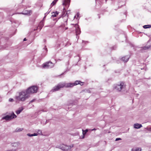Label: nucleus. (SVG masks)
Masks as SVG:
<instances>
[{
    "mask_svg": "<svg viewBox=\"0 0 151 151\" xmlns=\"http://www.w3.org/2000/svg\"><path fill=\"white\" fill-rule=\"evenodd\" d=\"M30 97V96L26 90H24L17 93L15 96L14 99L17 103L24 102Z\"/></svg>",
    "mask_w": 151,
    "mask_h": 151,
    "instance_id": "1",
    "label": "nucleus"
},
{
    "mask_svg": "<svg viewBox=\"0 0 151 151\" xmlns=\"http://www.w3.org/2000/svg\"><path fill=\"white\" fill-rule=\"evenodd\" d=\"M73 83H59L56 86H55L51 91V92H53L58 91L60 88H63L64 87L65 88H71L73 86Z\"/></svg>",
    "mask_w": 151,
    "mask_h": 151,
    "instance_id": "2",
    "label": "nucleus"
},
{
    "mask_svg": "<svg viewBox=\"0 0 151 151\" xmlns=\"http://www.w3.org/2000/svg\"><path fill=\"white\" fill-rule=\"evenodd\" d=\"M126 87L125 83L124 82H121L117 84L114 85V88L116 90L118 91H121L124 89Z\"/></svg>",
    "mask_w": 151,
    "mask_h": 151,
    "instance_id": "3",
    "label": "nucleus"
},
{
    "mask_svg": "<svg viewBox=\"0 0 151 151\" xmlns=\"http://www.w3.org/2000/svg\"><path fill=\"white\" fill-rule=\"evenodd\" d=\"M38 90V88L36 86H32L26 90L30 96V94L36 93Z\"/></svg>",
    "mask_w": 151,
    "mask_h": 151,
    "instance_id": "4",
    "label": "nucleus"
},
{
    "mask_svg": "<svg viewBox=\"0 0 151 151\" xmlns=\"http://www.w3.org/2000/svg\"><path fill=\"white\" fill-rule=\"evenodd\" d=\"M17 117V116L13 112L10 115H7L3 117L2 118L1 120L5 119L6 121L15 118Z\"/></svg>",
    "mask_w": 151,
    "mask_h": 151,
    "instance_id": "5",
    "label": "nucleus"
},
{
    "mask_svg": "<svg viewBox=\"0 0 151 151\" xmlns=\"http://www.w3.org/2000/svg\"><path fill=\"white\" fill-rule=\"evenodd\" d=\"M54 66V64L50 61L47 62L42 65L43 68L45 69L51 68Z\"/></svg>",
    "mask_w": 151,
    "mask_h": 151,
    "instance_id": "6",
    "label": "nucleus"
},
{
    "mask_svg": "<svg viewBox=\"0 0 151 151\" xmlns=\"http://www.w3.org/2000/svg\"><path fill=\"white\" fill-rule=\"evenodd\" d=\"M73 145L71 146H66L65 145H62L61 146L60 148L62 150L65 151H68L70 150L71 147H73Z\"/></svg>",
    "mask_w": 151,
    "mask_h": 151,
    "instance_id": "7",
    "label": "nucleus"
},
{
    "mask_svg": "<svg viewBox=\"0 0 151 151\" xmlns=\"http://www.w3.org/2000/svg\"><path fill=\"white\" fill-rule=\"evenodd\" d=\"M74 27L76 29V35H77L80 34L81 32L80 29L79 28V26L77 24H74Z\"/></svg>",
    "mask_w": 151,
    "mask_h": 151,
    "instance_id": "8",
    "label": "nucleus"
},
{
    "mask_svg": "<svg viewBox=\"0 0 151 151\" xmlns=\"http://www.w3.org/2000/svg\"><path fill=\"white\" fill-rule=\"evenodd\" d=\"M73 83L74 86H76L78 84H80L81 86H82L83 85V82H82L79 81H76L74 83Z\"/></svg>",
    "mask_w": 151,
    "mask_h": 151,
    "instance_id": "9",
    "label": "nucleus"
},
{
    "mask_svg": "<svg viewBox=\"0 0 151 151\" xmlns=\"http://www.w3.org/2000/svg\"><path fill=\"white\" fill-rule=\"evenodd\" d=\"M31 11H28L27 10H25L24 11L22 12L21 13H17V14H23L24 15H27L29 14L30 13Z\"/></svg>",
    "mask_w": 151,
    "mask_h": 151,
    "instance_id": "10",
    "label": "nucleus"
},
{
    "mask_svg": "<svg viewBox=\"0 0 151 151\" xmlns=\"http://www.w3.org/2000/svg\"><path fill=\"white\" fill-rule=\"evenodd\" d=\"M130 57L129 56H126L122 57V60L124 62H127L129 60Z\"/></svg>",
    "mask_w": 151,
    "mask_h": 151,
    "instance_id": "11",
    "label": "nucleus"
},
{
    "mask_svg": "<svg viewBox=\"0 0 151 151\" xmlns=\"http://www.w3.org/2000/svg\"><path fill=\"white\" fill-rule=\"evenodd\" d=\"M24 108L22 107L19 108L18 110H17L16 113L17 114H19L23 110Z\"/></svg>",
    "mask_w": 151,
    "mask_h": 151,
    "instance_id": "12",
    "label": "nucleus"
},
{
    "mask_svg": "<svg viewBox=\"0 0 151 151\" xmlns=\"http://www.w3.org/2000/svg\"><path fill=\"white\" fill-rule=\"evenodd\" d=\"M142 125L141 124L138 123L135 124L134 125V127L136 129H139L142 127Z\"/></svg>",
    "mask_w": 151,
    "mask_h": 151,
    "instance_id": "13",
    "label": "nucleus"
},
{
    "mask_svg": "<svg viewBox=\"0 0 151 151\" xmlns=\"http://www.w3.org/2000/svg\"><path fill=\"white\" fill-rule=\"evenodd\" d=\"M150 47H151V46L150 45H148L147 46H145L144 47H142L141 48V50H147Z\"/></svg>",
    "mask_w": 151,
    "mask_h": 151,
    "instance_id": "14",
    "label": "nucleus"
},
{
    "mask_svg": "<svg viewBox=\"0 0 151 151\" xmlns=\"http://www.w3.org/2000/svg\"><path fill=\"white\" fill-rule=\"evenodd\" d=\"M44 26V22L43 21H42L39 23V28L41 29Z\"/></svg>",
    "mask_w": 151,
    "mask_h": 151,
    "instance_id": "15",
    "label": "nucleus"
},
{
    "mask_svg": "<svg viewBox=\"0 0 151 151\" xmlns=\"http://www.w3.org/2000/svg\"><path fill=\"white\" fill-rule=\"evenodd\" d=\"M142 150L141 148L140 147H137L135 149L133 148L132 149L131 151H141Z\"/></svg>",
    "mask_w": 151,
    "mask_h": 151,
    "instance_id": "16",
    "label": "nucleus"
},
{
    "mask_svg": "<svg viewBox=\"0 0 151 151\" xmlns=\"http://www.w3.org/2000/svg\"><path fill=\"white\" fill-rule=\"evenodd\" d=\"M23 130V128H17L16 129L15 132H19L22 131Z\"/></svg>",
    "mask_w": 151,
    "mask_h": 151,
    "instance_id": "17",
    "label": "nucleus"
},
{
    "mask_svg": "<svg viewBox=\"0 0 151 151\" xmlns=\"http://www.w3.org/2000/svg\"><path fill=\"white\" fill-rule=\"evenodd\" d=\"M58 13L57 12H53L52 13V16L53 17H56L57 15H58Z\"/></svg>",
    "mask_w": 151,
    "mask_h": 151,
    "instance_id": "18",
    "label": "nucleus"
},
{
    "mask_svg": "<svg viewBox=\"0 0 151 151\" xmlns=\"http://www.w3.org/2000/svg\"><path fill=\"white\" fill-rule=\"evenodd\" d=\"M143 28L144 29H147L151 28V25H146L143 26Z\"/></svg>",
    "mask_w": 151,
    "mask_h": 151,
    "instance_id": "19",
    "label": "nucleus"
},
{
    "mask_svg": "<svg viewBox=\"0 0 151 151\" xmlns=\"http://www.w3.org/2000/svg\"><path fill=\"white\" fill-rule=\"evenodd\" d=\"M64 2L63 3V5H66L69 3L70 1V0H64Z\"/></svg>",
    "mask_w": 151,
    "mask_h": 151,
    "instance_id": "20",
    "label": "nucleus"
},
{
    "mask_svg": "<svg viewBox=\"0 0 151 151\" xmlns=\"http://www.w3.org/2000/svg\"><path fill=\"white\" fill-rule=\"evenodd\" d=\"M58 1V0H54L50 5V6H51V7H52Z\"/></svg>",
    "mask_w": 151,
    "mask_h": 151,
    "instance_id": "21",
    "label": "nucleus"
},
{
    "mask_svg": "<svg viewBox=\"0 0 151 151\" xmlns=\"http://www.w3.org/2000/svg\"><path fill=\"white\" fill-rule=\"evenodd\" d=\"M83 131V138H84V135L86 134V133L88 132V129H86L85 130H82Z\"/></svg>",
    "mask_w": 151,
    "mask_h": 151,
    "instance_id": "22",
    "label": "nucleus"
},
{
    "mask_svg": "<svg viewBox=\"0 0 151 151\" xmlns=\"http://www.w3.org/2000/svg\"><path fill=\"white\" fill-rule=\"evenodd\" d=\"M19 143L18 142H15L13 144V146L15 147H18L19 145Z\"/></svg>",
    "mask_w": 151,
    "mask_h": 151,
    "instance_id": "23",
    "label": "nucleus"
},
{
    "mask_svg": "<svg viewBox=\"0 0 151 151\" xmlns=\"http://www.w3.org/2000/svg\"><path fill=\"white\" fill-rule=\"evenodd\" d=\"M64 19L65 20V23L64 24V26H65L67 24V18L66 17H64Z\"/></svg>",
    "mask_w": 151,
    "mask_h": 151,
    "instance_id": "24",
    "label": "nucleus"
},
{
    "mask_svg": "<svg viewBox=\"0 0 151 151\" xmlns=\"http://www.w3.org/2000/svg\"><path fill=\"white\" fill-rule=\"evenodd\" d=\"M35 131H36V132H37V133L38 134H42V131L41 130L37 129V130H36Z\"/></svg>",
    "mask_w": 151,
    "mask_h": 151,
    "instance_id": "25",
    "label": "nucleus"
},
{
    "mask_svg": "<svg viewBox=\"0 0 151 151\" xmlns=\"http://www.w3.org/2000/svg\"><path fill=\"white\" fill-rule=\"evenodd\" d=\"M27 135L29 137H32L33 136V134H30L29 133L27 134Z\"/></svg>",
    "mask_w": 151,
    "mask_h": 151,
    "instance_id": "26",
    "label": "nucleus"
},
{
    "mask_svg": "<svg viewBox=\"0 0 151 151\" xmlns=\"http://www.w3.org/2000/svg\"><path fill=\"white\" fill-rule=\"evenodd\" d=\"M9 101L10 102H12L14 101V99L12 98H10L9 99Z\"/></svg>",
    "mask_w": 151,
    "mask_h": 151,
    "instance_id": "27",
    "label": "nucleus"
},
{
    "mask_svg": "<svg viewBox=\"0 0 151 151\" xmlns=\"http://www.w3.org/2000/svg\"><path fill=\"white\" fill-rule=\"evenodd\" d=\"M80 15V14L79 13H77L76 14V16H75L74 18H75L76 16L77 17H79V16Z\"/></svg>",
    "mask_w": 151,
    "mask_h": 151,
    "instance_id": "28",
    "label": "nucleus"
},
{
    "mask_svg": "<svg viewBox=\"0 0 151 151\" xmlns=\"http://www.w3.org/2000/svg\"><path fill=\"white\" fill-rule=\"evenodd\" d=\"M121 140V139L120 138H116V140H115V141H118L119 140Z\"/></svg>",
    "mask_w": 151,
    "mask_h": 151,
    "instance_id": "29",
    "label": "nucleus"
},
{
    "mask_svg": "<svg viewBox=\"0 0 151 151\" xmlns=\"http://www.w3.org/2000/svg\"><path fill=\"white\" fill-rule=\"evenodd\" d=\"M33 136H37L38 135V134L37 133H34L33 134Z\"/></svg>",
    "mask_w": 151,
    "mask_h": 151,
    "instance_id": "30",
    "label": "nucleus"
},
{
    "mask_svg": "<svg viewBox=\"0 0 151 151\" xmlns=\"http://www.w3.org/2000/svg\"><path fill=\"white\" fill-rule=\"evenodd\" d=\"M35 99H33L32 100H31V101H30L29 104L30 103L33 102H34L35 101Z\"/></svg>",
    "mask_w": 151,
    "mask_h": 151,
    "instance_id": "31",
    "label": "nucleus"
},
{
    "mask_svg": "<svg viewBox=\"0 0 151 151\" xmlns=\"http://www.w3.org/2000/svg\"><path fill=\"white\" fill-rule=\"evenodd\" d=\"M82 42H83V43H84L85 44H86V43H88V41H82Z\"/></svg>",
    "mask_w": 151,
    "mask_h": 151,
    "instance_id": "32",
    "label": "nucleus"
},
{
    "mask_svg": "<svg viewBox=\"0 0 151 151\" xmlns=\"http://www.w3.org/2000/svg\"><path fill=\"white\" fill-rule=\"evenodd\" d=\"M44 49L45 50L46 52L47 51V48H46L45 47Z\"/></svg>",
    "mask_w": 151,
    "mask_h": 151,
    "instance_id": "33",
    "label": "nucleus"
},
{
    "mask_svg": "<svg viewBox=\"0 0 151 151\" xmlns=\"http://www.w3.org/2000/svg\"><path fill=\"white\" fill-rule=\"evenodd\" d=\"M26 40H27L26 39V38H24V39L23 41H26Z\"/></svg>",
    "mask_w": 151,
    "mask_h": 151,
    "instance_id": "34",
    "label": "nucleus"
},
{
    "mask_svg": "<svg viewBox=\"0 0 151 151\" xmlns=\"http://www.w3.org/2000/svg\"><path fill=\"white\" fill-rule=\"evenodd\" d=\"M96 129H95L94 128V129H92L91 130H92V131H93V130H96Z\"/></svg>",
    "mask_w": 151,
    "mask_h": 151,
    "instance_id": "35",
    "label": "nucleus"
},
{
    "mask_svg": "<svg viewBox=\"0 0 151 151\" xmlns=\"http://www.w3.org/2000/svg\"><path fill=\"white\" fill-rule=\"evenodd\" d=\"M68 29V28L66 27V28H65V29Z\"/></svg>",
    "mask_w": 151,
    "mask_h": 151,
    "instance_id": "36",
    "label": "nucleus"
},
{
    "mask_svg": "<svg viewBox=\"0 0 151 151\" xmlns=\"http://www.w3.org/2000/svg\"><path fill=\"white\" fill-rule=\"evenodd\" d=\"M150 45V46H151V45Z\"/></svg>",
    "mask_w": 151,
    "mask_h": 151,
    "instance_id": "37",
    "label": "nucleus"
}]
</instances>
